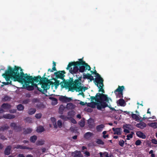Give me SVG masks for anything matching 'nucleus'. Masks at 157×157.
Returning <instances> with one entry per match:
<instances>
[{
	"instance_id": "obj_1",
	"label": "nucleus",
	"mask_w": 157,
	"mask_h": 157,
	"mask_svg": "<svg viewBox=\"0 0 157 157\" xmlns=\"http://www.w3.org/2000/svg\"><path fill=\"white\" fill-rule=\"evenodd\" d=\"M22 69H7L2 76L5 78L6 82H2L1 86L11 84V80L14 79L24 84V85L29 90L34 87L43 93H44L50 87V81L46 78H42L40 76L33 78L27 74H24Z\"/></svg>"
},
{
	"instance_id": "obj_2",
	"label": "nucleus",
	"mask_w": 157,
	"mask_h": 157,
	"mask_svg": "<svg viewBox=\"0 0 157 157\" xmlns=\"http://www.w3.org/2000/svg\"><path fill=\"white\" fill-rule=\"evenodd\" d=\"M95 99L96 102H91L88 104V105L91 108H95L96 106L99 110L104 109L108 106V103L111 101V99L107 95L98 93L96 94Z\"/></svg>"
},
{
	"instance_id": "obj_3",
	"label": "nucleus",
	"mask_w": 157,
	"mask_h": 157,
	"mask_svg": "<svg viewBox=\"0 0 157 157\" xmlns=\"http://www.w3.org/2000/svg\"><path fill=\"white\" fill-rule=\"evenodd\" d=\"M61 86L63 88L66 89H68L69 90L72 91H74L75 90L78 91L79 92V94L82 95H83V92L87 89L81 84V81L79 79L75 80L73 83H71L70 81H66L61 83Z\"/></svg>"
},
{
	"instance_id": "obj_4",
	"label": "nucleus",
	"mask_w": 157,
	"mask_h": 157,
	"mask_svg": "<svg viewBox=\"0 0 157 157\" xmlns=\"http://www.w3.org/2000/svg\"><path fill=\"white\" fill-rule=\"evenodd\" d=\"M91 75L87 74L84 75V78L89 79L90 81L94 80V82L97 85L99 89V92H102L103 93H105V91L103 89L104 86L103 78L100 76V75L97 73L95 70L94 71H91Z\"/></svg>"
},
{
	"instance_id": "obj_5",
	"label": "nucleus",
	"mask_w": 157,
	"mask_h": 157,
	"mask_svg": "<svg viewBox=\"0 0 157 157\" xmlns=\"http://www.w3.org/2000/svg\"><path fill=\"white\" fill-rule=\"evenodd\" d=\"M83 59V57L82 58L78 59L77 61L69 62L66 69H91Z\"/></svg>"
},
{
	"instance_id": "obj_6",
	"label": "nucleus",
	"mask_w": 157,
	"mask_h": 157,
	"mask_svg": "<svg viewBox=\"0 0 157 157\" xmlns=\"http://www.w3.org/2000/svg\"><path fill=\"white\" fill-rule=\"evenodd\" d=\"M124 89V87L123 86H119V87L116 90L114 93L116 94L117 97L121 98L122 96V91Z\"/></svg>"
},
{
	"instance_id": "obj_7",
	"label": "nucleus",
	"mask_w": 157,
	"mask_h": 157,
	"mask_svg": "<svg viewBox=\"0 0 157 157\" xmlns=\"http://www.w3.org/2000/svg\"><path fill=\"white\" fill-rule=\"evenodd\" d=\"M10 108V106L8 104H3L0 108V113L6 112Z\"/></svg>"
},
{
	"instance_id": "obj_8",
	"label": "nucleus",
	"mask_w": 157,
	"mask_h": 157,
	"mask_svg": "<svg viewBox=\"0 0 157 157\" xmlns=\"http://www.w3.org/2000/svg\"><path fill=\"white\" fill-rule=\"evenodd\" d=\"M124 132L126 134L129 133L130 130H133L132 126L130 124H125L123 126Z\"/></svg>"
},
{
	"instance_id": "obj_9",
	"label": "nucleus",
	"mask_w": 157,
	"mask_h": 157,
	"mask_svg": "<svg viewBox=\"0 0 157 157\" xmlns=\"http://www.w3.org/2000/svg\"><path fill=\"white\" fill-rule=\"evenodd\" d=\"M131 116L132 118L136 121H142V117L140 116L139 114H136L131 112Z\"/></svg>"
},
{
	"instance_id": "obj_10",
	"label": "nucleus",
	"mask_w": 157,
	"mask_h": 157,
	"mask_svg": "<svg viewBox=\"0 0 157 157\" xmlns=\"http://www.w3.org/2000/svg\"><path fill=\"white\" fill-rule=\"evenodd\" d=\"M53 80L54 82L53 81H52V89L54 88L56 90L57 88V87L59 85L60 82L58 80L55 79H54Z\"/></svg>"
},
{
	"instance_id": "obj_11",
	"label": "nucleus",
	"mask_w": 157,
	"mask_h": 157,
	"mask_svg": "<svg viewBox=\"0 0 157 157\" xmlns=\"http://www.w3.org/2000/svg\"><path fill=\"white\" fill-rule=\"evenodd\" d=\"M59 99L62 102H67L72 100V98H67L66 96H61L59 97Z\"/></svg>"
},
{
	"instance_id": "obj_12",
	"label": "nucleus",
	"mask_w": 157,
	"mask_h": 157,
	"mask_svg": "<svg viewBox=\"0 0 157 157\" xmlns=\"http://www.w3.org/2000/svg\"><path fill=\"white\" fill-rule=\"evenodd\" d=\"M112 130L114 132V134H117L118 135H120L121 134L122 130L120 128H113Z\"/></svg>"
},
{
	"instance_id": "obj_13",
	"label": "nucleus",
	"mask_w": 157,
	"mask_h": 157,
	"mask_svg": "<svg viewBox=\"0 0 157 157\" xmlns=\"http://www.w3.org/2000/svg\"><path fill=\"white\" fill-rule=\"evenodd\" d=\"M136 135L138 137L143 139H145L146 138L145 135L140 131H137L136 132Z\"/></svg>"
},
{
	"instance_id": "obj_14",
	"label": "nucleus",
	"mask_w": 157,
	"mask_h": 157,
	"mask_svg": "<svg viewBox=\"0 0 157 157\" xmlns=\"http://www.w3.org/2000/svg\"><path fill=\"white\" fill-rule=\"evenodd\" d=\"M136 126L138 128H139L141 129H143L146 127V124L145 123L142 122L137 124L136 125Z\"/></svg>"
},
{
	"instance_id": "obj_15",
	"label": "nucleus",
	"mask_w": 157,
	"mask_h": 157,
	"mask_svg": "<svg viewBox=\"0 0 157 157\" xmlns=\"http://www.w3.org/2000/svg\"><path fill=\"white\" fill-rule=\"evenodd\" d=\"M11 148V147L10 146H9L6 148L4 151L5 155H8L10 154Z\"/></svg>"
},
{
	"instance_id": "obj_16",
	"label": "nucleus",
	"mask_w": 157,
	"mask_h": 157,
	"mask_svg": "<svg viewBox=\"0 0 157 157\" xmlns=\"http://www.w3.org/2000/svg\"><path fill=\"white\" fill-rule=\"evenodd\" d=\"M15 117V116L13 115L10 114L4 115L3 116V118L8 119H11L14 118Z\"/></svg>"
},
{
	"instance_id": "obj_17",
	"label": "nucleus",
	"mask_w": 157,
	"mask_h": 157,
	"mask_svg": "<svg viewBox=\"0 0 157 157\" xmlns=\"http://www.w3.org/2000/svg\"><path fill=\"white\" fill-rule=\"evenodd\" d=\"M105 127L104 125L101 124L97 126L96 129L98 132H101Z\"/></svg>"
},
{
	"instance_id": "obj_18",
	"label": "nucleus",
	"mask_w": 157,
	"mask_h": 157,
	"mask_svg": "<svg viewBox=\"0 0 157 157\" xmlns=\"http://www.w3.org/2000/svg\"><path fill=\"white\" fill-rule=\"evenodd\" d=\"M72 155L75 157H82L80 151H75L72 153Z\"/></svg>"
},
{
	"instance_id": "obj_19",
	"label": "nucleus",
	"mask_w": 157,
	"mask_h": 157,
	"mask_svg": "<svg viewBox=\"0 0 157 157\" xmlns=\"http://www.w3.org/2000/svg\"><path fill=\"white\" fill-rule=\"evenodd\" d=\"M65 72L64 71H59L57 73V76L59 78H62L64 76Z\"/></svg>"
},
{
	"instance_id": "obj_20",
	"label": "nucleus",
	"mask_w": 157,
	"mask_h": 157,
	"mask_svg": "<svg viewBox=\"0 0 157 157\" xmlns=\"http://www.w3.org/2000/svg\"><path fill=\"white\" fill-rule=\"evenodd\" d=\"M93 135L92 133L88 132L86 133L84 136V137L86 139H89Z\"/></svg>"
},
{
	"instance_id": "obj_21",
	"label": "nucleus",
	"mask_w": 157,
	"mask_h": 157,
	"mask_svg": "<svg viewBox=\"0 0 157 157\" xmlns=\"http://www.w3.org/2000/svg\"><path fill=\"white\" fill-rule=\"evenodd\" d=\"M35 105L38 109H43L45 107V106L43 104L40 102H38Z\"/></svg>"
},
{
	"instance_id": "obj_22",
	"label": "nucleus",
	"mask_w": 157,
	"mask_h": 157,
	"mask_svg": "<svg viewBox=\"0 0 157 157\" xmlns=\"http://www.w3.org/2000/svg\"><path fill=\"white\" fill-rule=\"evenodd\" d=\"M118 104L121 106H124L126 105L123 99H120L118 102Z\"/></svg>"
},
{
	"instance_id": "obj_23",
	"label": "nucleus",
	"mask_w": 157,
	"mask_h": 157,
	"mask_svg": "<svg viewBox=\"0 0 157 157\" xmlns=\"http://www.w3.org/2000/svg\"><path fill=\"white\" fill-rule=\"evenodd\" d=\"M36 111L35 108H30L28 110V113L30 115H32L35 113Z\"/></svg>"
},
{
	"instance_id": "obj_24",
	"label": "nucleus",
	"mask_w": 157,
	"mask_h": 157,
	"mask_svg": "<svg viewBox=\"0 0 157 157\" xmlns=\"http://www.w3.org/2000/svg\"><path fill=\"white\" fill-rule=\"evenodd\" d=\"M148 125L154 129L157 128V122L150 123L148 124Z\"/></svg>"
},
{
	"instance_id": "obj_25",
	"label": "nucleus",
	"mask_w": 157,
	"mask_h": 157,
	"mask_svg": "<svg viewBox=\"0 0 157 157\" xmlns=\"http://www.w3.org/2000/svg\"><path fill=\"white\" fill-rule=\"evenodd\" d=\"M75 106L72 103L67 104V108L68 109H73L75 108Z\"/></svg>"
},
{
	"instance_id": "obj_26",
	"label": "nucleus",
	"mask_w": 157,
	"mask_h": 157,
	"mask_svg": "<svg viewBox=\"0 0 157 157\" xmlns=\"http://www.w3.org/2000/svg\"><path fill=\"white\" fill-rule=\"evenodd\" d=\"M49 99H51L52 100V104L53 105H55L57 104V100L56 99L51 98V97H49Z\"/></svg>"
},
{
	"instance_id": "obj_27",
	"label": "nucleus",
	"mask_w": 157,
	"mask_h": 157,
	"mask_svg": "<svg viewBox=\"0 0 157 157\" xmlns=\"http://www.w3.org/2000/svg\"><path fill=\"white\" fill-rule=\"evenodd\" d=\"M51 122L53 124L55 128H56L57 127V126L56 124V119L54 117H52L51 118Z\"/></svg>"
},
{
	"instance_id": "obj_28",
	"label": "nucleus",
	"mask_w": 157,
	"mask_h": 157,
	"mask_svg": "<svg viewBox=\"0 0 157 157\" xmlns=\"http://www.w3.org/2000/svg\"><path fill=\"white\" fill-rule=\"evenodd\" d=\"M134 132H131L130 134H128L127 135L126 137L127 138L126 140H129L131 139L133 137V135L134 134Z\"/></svg>"
},
{
	"instance_id": "obj_29",
	"label": "nucleus",
	"mask_w": 157,
	"mask_h": 157,
	"mask_svg": "<svg viewBox=\"0 0 157 157\" xmlns=\"http://www.w3.org/2000/svg\"><path fill=\"white\" fill-rule=\"evenodd\" d=\"M44 130V128L41 126H40L39 127H38L36 131L37 132H43Z\"/></svg>"
},
{
	"instance_id": "obj_30",
	"label": "nucleus",
	"mask_w": 157,
	"mask_h": 157,
	"mask_svg": "<svg viewBox=\"0 0 157 157\" xmlns=\"http://www.w3.org/2000/svg\"><path fill=\"white\" fill-rule=\"evenodd\" d=\"M65 107L63 105H61L60 106L59 109V112L60 114H62L64 109H65Z\"/></svg>"
},
{
	"instance_id": "obj_31",
	"label": "nucleus",
	"mask_w": 157,
	"mask_h": 157,
	"mask_svg": "<svg viewBox=\"0 0 157 157\" xmlns=\"http://www.w3.org/2000/svg\"><path fill=\"white\" fill-rule=\"evenodd\" d=\"M88 124L90 127H91L93 126L94 124L93 120L91 119H89L88 121Z\"/></svg>"
},
{
	"instance_id": "obj_32",
	"label": "nucleus",
	"mask_w": 157,
	"mask_h": 157,
	"mask_svg": "<svg viewBox=\"0 0 157 157\" xmlns=\"http://www.w3.org/2000/svg\"><path fill=\"white\" fill-rule=\"evenodd\" d=\"M37 138V137L35 136H33L31 137L30 138L31 142L33 143H34Z\"/></svg>"
},
{
	"instance_id": "obj_33",
	"label": "nucleus",
	"mask_w": 157,
	"mask_h": 157,
	"mask_svg": "<svg viewBox=\"0 0 157 157\" xmlns=\"http://www.w3.org/2000/svg\"><path fill=\"white\" fill-rule=\"evenodd\" d=\"M17 108L19 111H22L24 109V106L21 104H19L17 106Z\"/></svg>"
},
{
	"instance_id": "obj_34",
	"label": "nucleus",
	"mask_w": 157,
	"mask_h": 157,
	"mask_svg": "<svg viewBox=\"0 0 157 157\" xmlns=\"http://www.w3.org/2000/svg\"><path fill=\"white\" fill-rule=\"evenodd\" d=\"M15 148H16L17 149L19 148V149H29V148L27 147H26L23 146L22 145H17V147H15Z\"/></svg>"
},
{
	"instance_id": "obj_35",
	"label": "nucleus",
	"mask_w": 157,
	"mask_h": 157,
	"mask_svg": "<svg viewBox=\"0 0 157 157\" xmlns=\"http://www.w3.org/2000/svg\"><path fill=\"white\" fill-rule=\"evenodd\" d=\"M85 121L83 119H82L79 122V124L81 127H83L85 125Z\"/></svg>"
},
{
	"instance_id": "obj_36",
	"label": "nucleus",
	"mask_w": 157,
	"mask_h": 157,
	"mask_svg": "<svg viewBox=\"0 0 157 157\" xmlns=\"http://www.w3.org/2000/svg\"><path fill=\"white\" fill-rule=\"evenodd\" d=\"M59 117L61 119H63L65 121L69 120V117L65 116L63 115H61L59 116Z\"/></svg>"
},
{
	"instance_id": "obj_37",
	"label": "nucleus",
	"mask_w": 157,
	"mask_h": 157,
	"mask_svg": "<svg viewBox=\"0 0 157 157\" xmlns=\"http://www.w3.org/2000/svg\"><path fill=\"white\" fill-rule=\"evenodd\" d=\"M42 116V113H36L35 115V117L37 119H40Z\"/></svg>"
},
{
	"instance_id": "obj_38",
	"label": "nucleus",
	"mask_w": 157,
	"mask_h": 157,
	"mask_svg": "<svg viewBox=\"0 0 157 157\" xmlns=\"http://www.w3.org/2000/svg\"><path fill=\"white\" fill-rule=\"evenodd\" d=\"M96 143L99 144L103 145L104 142L101 139H98L97 140Z\"/></svg>"
},
{
	"instance_id": "obj_39",
	"label": "nucleus",
	"mask_w": 157,
	"mask_h": 157,
	"mask_svg": "<svg viewBox=\"0 0 157 157\" xmlns=\"http://www.w3.org/2000/svg\"><path fill=\"white\" fill-rule=\"evenodd\" d=\"M69 72L72 74H75L78 69H69Z\"/></svg>"
},
{
	"instance_id": "obj_40",
	"label": "nucleus",
	"mask_w": 157,
	"mask_h": 157,
	"mask_svg": "<svg viewBox=\"0 0 157 157\" xmlns=\"http://www.w3.org/2000/svg\"><path fill=\"white\" fill-rule=\"evenodd\" d=\"M75 114V112L74 111H71L68 112V115L73 116Z\"/></svg>"
},
{
	"instance_id": "obj_41",
	"label": "nucleus",
	"mask_w": 157,
	"mask_h": 157,
	"mask_svg": "<svg viewBox=\"0 0 157 157\" xmlns=\"http://www.w3.org/2000/svg\"><path fill=\"white\" fill-rule=\"evenodd\" d=\"M44 141L43 140H40L38 141L36 143L37 145H42L44 144Z\"/></svg>"
},
{
	"instance_id": "obj_42",
	"label": "nucleus",
	"mask_w": 157,
	"mask_h": 157,
	"mask_svg": "<svg viewBox=\"0 0 157 157\" xmlns=\"http://www.w3.org/2000/svg\"><path fill=\"white\" fill-rule=\"evenodd\" d=\"M8 128V126L6 125H5L2 127L0 128L1 130H4L7 129Z\"/></svg>"
},
{
	"instance_id": "obj_43",
	"label": "nucleus",
	"mask_w": 157,
	"mask_h": 157,
	"mask_svg": "<svg viewBox=\"0 0 157 157\" xmlns=\"http://www.w3.org/2000/svg\"><path fill=\"white\" fill-rule=\"evenodd\" d=\"M7 69H22L20 67L14 66L13 68L12 67L10 66H8Z\"/></svg>"
},
{
	"instance_id": "obj_44",
	"label": "nucleus",
	"mask_w": 157,
	"mask_h": 157,
	"mask_svg": "<svg viewBox=\"0 0 157 157\" xmlns=\"http://www.w3.org/2000/svg\"><path fill=\"white\" fill-rule=\"evenodd\" d=\"M124 141L123 140H121L119 141V144L120 146L123 147L124 145Z\"/></svg>"
},
{
	"instance_id": "obj_45",
	"label": "nucleus",
	"mask_w": 157,
	"mask_h": 157,
	"mask_svg": "<svg viewBox=\"0 0 157 157\" xmlns=\"http://www.w3.org/2000/svg\"><path fill=\"white\" fill-rule=\"evenodd\" d=\"M57 125L58 126L61 128L62 126V123L61 120H59L57 122Z\"/></svg>"
},
{
	"instance_id": "obj_46",
	"label": "nucleus",
	"mask_w": 157,
	"mask_h": 157,
	"mask_svg": "<svg viewBox=\"0 0 157 157\" xmlns=\"http://www.w3.org/2000/svg\"><path fill=\"white\" fill-rule=\"evenodd\" d=\"M151 143L155 144H157V140L155 139H152L151 140Z\"/></svg>"
},
{
	"instance_id": "obj_47",
	"label": "nucleus",
	"mask_w": 157,
	"mask_h": 157,
	"mask_svg": "<svg viewBox=\"0 0 157 157\" xmlns=\"http://www.w3.org/2000/svg\"><path fill=\"white\" fill-rule=\"evenodd\" d=\"M141 143V141L140 140H136L135 142V144L136 145L138 146L140 145Z\"/></svg>"
},
{
	"instance_id": "obj_48",
	"label": "nucleus",
	"mask_w": 157,
	"mask_h": 157,
	"mask_svg": "<svg viewBox=\"0 0 157 157\" xmlns=\"http://www.w3.org/2000/svg\"><path fill=\"white\" fill-rule=\"evenodd\" d=\"M69 119L71 121V122L72 123H73V124H76V121L74 119H73V118H69Z\"/></svg>"
},
{
	"instance_id": "obj_49",
	"label": "nucleus",
	"mask_w": 157,
	"mask_h": 157,
	"mask_svg": "<svg viewBox=\"0 0 157 157\" xmlns=\"http://www.w3.org/2000/svg\"><path fill=\"white\" fill-rule=\"evenodd\" d=\"M32 130L30 128H27L25 131V133H29L31 132Z\"/></svg>"
},
{
	"instance_id": "obj_50",
	"label": "nucleus",
	"mask_w": 157,
	"mask_h": 157,
	"mask_svg": "<svg viewBox=\"0 0 157 157\" xmlns=\"http://www.w3.org/2000/svg\"><path fill=\"white\" fill-rule=\"evenodd\" d=\"M53 66H52V69H56V63L53 61Z\"/></svg>"
},
{
	"instance_id": "obj_51",
	"label": "nucleus",
	"mask_w": 157,
	"mask_h": 157,
	"mask_svg": "<svg viewBox=\"0 0 157 157\" xmlns=\"http://www.w3.org/2000/svg\"><path fill=\"white\" fill-rule=\"evenodd\" d=\"M84 153L85 155L87 156H89L90 155V153L88 151H86Z\"/></svg>"
},
{
	"instance_id": "obj_52",
	"label": "nucleus",
	"mask_w": 157,
	"mask_h": 157,
	"mask_svg": "<svg viewBox=\"0 0 157 157\" xmlns=\"http://www.w3.org/2000/svg\"><path fill=\"white\" fill-rule=\"evenodd\" d=\"M10 126L12 127L15 128L16 126V124L15 123H12L11 124Z\"/></svg>"
},
{
	"instance_id": "obj_53",
	"label": "nucleus",
	"mask_w": 157,
	"mask_h": 157,
	"mask_svg": "<svg viewBox=\"0 0 157 157\" xmlns=\"http://www.w3.org/2000/svg\"><path fill=\"white\" fill-rule=\"evenodd\" d=\"M111 101H112L111 100ZM112 101L110 102L109 103H108V106H107V107H109L111 109V110H115V111H116L115 109L114 108H111V107H110V106H109V105H110V103Z\"/></svg>"
},
{
	"instance_id": "obj_54",
	"label": "nucleus",
	"mask_w": 157,
	"mask_h": 157,
	"mask_svg": "<svg viewBox=\"0 0 157 157\" xmlns=\"http://www.w3.org/2000/svg\"><path fill=\"white\" fill-rule=\"evenodd\" d=\"M103 154L104 156H105V157H108V154L106 152H105L103 153Z\"/></svg>"
},
{
	"instance_id": "obj_55",
	"label": "nucleus",
	"mask_w": 157,
	"mask_h": 157,
	"mask_svg": "<svg viewBox=\"0 0 157 157\" xmlns=\"http://www.w3.org/2000/svg\"><path fill=\"white\" fill-rule=\"evenodd\" d=\"M16 112V110L15 109H13L12 110H10V112L11 113H14Z\"/></svg>"
},
{
	"instance_id": "obj_56",
	"label": "nucleus",
	"mask_w": 157,
	"mask_h": 157,
	"mask_svg": "<svg viewBox=\"0 0 157 157\" xmlns=\"http://www.w3.org/2000/svg\"><path fill=\"white\" fill-rule=\"evenodd\" d=\"M120 111L121 112H123V111L122 110H120ZM123 112L124 113H126V114H129L130 112H128V111H123Z\"/></svg>"
},
{
	"instance_id": "obj_57",
	"label": "nucleus",
	"mask_w": 157,
	"mask_h": 157,
	"mask_svg": "<svg viewBox=\"0 0 157 157\" xmlns=\"http://www.w3.org/2000/svg\"><path fill=\"white\" fill-rule=\"evenodd\" d=\"M103 137L104 139H105L106 138H107L109 137V135H103Z\"/></svg>"
},
{
	"instance_id": "obj_58",
	"label": "nucleus",
	"mask_w": 157,
	"mask_h": 157,
	"mask_svg": "<svg viewBox=\"0 0 157 157\" xmlns=\"http://www.w3.org/2000/svg\"><path fill=\"white\" fill-rule=\"evenodd\" d=\"M79 104L81 105H85L86 103L84 102L80 101L79 103Z\"/></svg>"
},
{
	"instance_id": "obj_59",
	"label": "nucleus",
	"mask_w": 157,
	"mask_h": 157,
	"mask_svg": "<svg viewBox=\"0 0 157 157\" xmlns=\"http://www.w3.org/2000/svg\"><path fill=\"white\" fill-rule=\"evenodd\" d=\"M17 157H25L24 155L22 154H19L17 156Z\"/></svg>"
},
{
	"instance_id": "obj_60",
	"label": "nucleus",
	"mask_w": 157,
	"mask_h": 157,
	"mask_svg": "<svg viewBox=\"0 0 157 157\" xmlns=\"http://www.w3.org/2000/svg\"><path fill=\"white\" fill-rule=\"evenodd\" d=\"M29 101L28 100H25V101H24L23 103L24 104H27V103H28L29 102Z\"/></svg>"
},
{
	"instance_id": "obj_61",
	"label": "nucleus",
	"mask_w": 157,
	"mask_h": 157,
	"mask_svg": "<svg viewBox=\"0 0 157 157\" xmlns=\"http://www.w3.org/2000/svg\"><path fill=\"white\" fill-rule=\"evenodd\" d=\"M99 154L100 155V157H103V156H104L103 154V153H102V152H100L99 153Z\"/></svg>"
},
{
	"instance_id": "obj_62",
	"label": "nucleus",
	"mask_w": 157,
	"mask_h": 157,
	"mask_svg": "<svg viewBox=\"0 0 157 157\" xmlns=\"http://www.w3.org/2000/svg\"><path fill=\"white\" fill-rule=\"evenodd\" d=\"M77 117L79 119H80L81 118V115L80 114H78L77 115Z\"/></svg>"
},
{
	"instance_id": "obj_63",
	"label": "nucleus",
	"mask_w": 157,
	"mask_h": 157,
	"mask_svg": "<svg viewBox=\"0 0 157 157\" xmlns=\"http://www.w3.org/2000/svg\"><path fill=\"white\" fill-rule=\"evenodd\" d=\"M148 118L149 117H145L144 116V117L143 118H142V120H145V119H149Z\"/></svg>"
},
{
	"instance_id": "obj_64",
	"label": "nucleus",
	"mask_w": 157,
	"mask_h": 157,
	"mask_svg": "<svg viewBox=\"0 0 157 157\" xmlns=\"http://www.w3.org/2000/svg\"><path fill=\"white\" fill-rule=\"evenodd\" d=\"M77 136H75L72 137V138L73 139L75 140L77 138Z\"/></svg>"
}]
</instances>
